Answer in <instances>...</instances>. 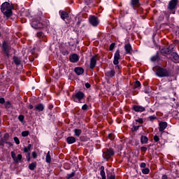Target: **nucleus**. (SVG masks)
<instances>
[{
	"instance_id": "1",
	"label": "nucleus",
	"mask_w": 179,
	"mask_h": 179,
	"mask_svg": "<svg viewBox=\"0 0 179 179\" xmlns=\"http://www.w3.org/2000/svg\"><path fill=\"white\" fill-rule=\"evenodd\" d=\"M12 9H13L12 5L8 3V2H6L3 4H1V10L7 17L11 16Z\"/></svg>"
},
{
	"instance_id": "2",
	"label": "nucleus",
	"mask_w": 179,
	"mask_h": 179,
	"mask_svg": "<svg viewBox=\"0 0 179 179\" xmlns=\"http://www.w3.org/2000/svg\"><path fill=\"white\" fill-rule=\"evenodd\" d=\"M156 75L157 76H159V77H166V76H169L170 73L169 71H167L165 69L157 67L156 69Z\"/></svg>"
},
{
	"instance_id": "3",
	"label": "nucleus",
	"mask_w": 179,
	"mask_h": 179,
	"mask_svg": "<svg viewBox=\"0 0 179 179\" xmlns=\"http://www.w3.org/2000/svg\"><path fill=\"white\" fill-rule=\"evenodd\" d=\"M85 95L82 92H78L73 96V100L76 103H83Z\"/></svg>"
},
{
	"instance_id": "4",
	"label": "nucleus",
	"mask_w": 179,
	"mask_h": 179,
	"mask_svg": "<svg viewBox=\"0 0 179 179\" xmlns=\"http://www.w3.org/2000/svg\"><path fill=\"white\" fill-rule=\"evenodd\" d=\"M31 27L35 29L43 28V24L35 19H33L31 20Z\"/></svg>"
},
{
	"instance_id": "5",
	"label": "nucleus",
	"mask_w": 179,
	"mask_h": 179,
	"mask_svg": "<svg viewBox=\"0 0 179 179\" xmlns=\"http://www.w3.org/2000/svg\"><path fill=\"white\" fill-rule=\"evenodd\" d=\"M89 21L90 24H92L94 27H96L99 24V20H97V18L94 15H91L90 17Z\"/></svg>"
},
{
	"instance_id": "6",
	"label": "nucleus",
	"mask_w": 179,
	"mask_h": 179,
	"mask_svg": "<svg viewBox=\"0 0 179 179\" xmlns=\"http://www.w3.org/2000/svg\"><path fill=\"white\" fill-rule=\"evenodd\" d=\"M11 157L13 161L16 163L20 162L22 160V156L21 155H16V153L13 151L11 152Z\"/></svg>"
},
{
	"instance_id": "7",
	"label": "nucleus",
	"mask_w": 179,
	"mask_h": 179,
	"mask_svg": "<svg viewBox=\"0 0 179 179\" xmlns=\"http://www.w3.org/2000/svg\"><path fill=\"white\" fill-rule=\"evenodd\" d=\"M178 2V0L170 1L168 6V9H169L170 10H173L176 8Z\"/></svg>"
},
{
	"instance_id": "8",
	"label": "nucleus",
	"mask_w": 179,
	"mask_h": 179,
	"mask_svg": "<svg viewBox=\"0 0 179 179\" xmlns=\"http://www.w3.org/2000/svg\"><path fill=\"white\" fill-rule=\"evenodd\" d=\"M120 58V51L117 50L114 55L113 64L115 65H118Z\"/></svg>"
},
{
	"instance_id": "9",
	"label": "nucleus",
	"mask_w": 179,
	"mask_h": 179,
	"mask_svg": "<svg viewBox=\"0 0 179 179\" xmlns=\"http://www.w3.org/2000/svg\"><path fill=\"white\" fill-rule=\"evenodd\" d=\"M96 60H97V57L96 56L91 57V59H90V68L91 69H94L95 68L96 64Z\"/></svg>"
},
{
	"instance_id": "10",
	"label": "nucleus",
	"mask_w": 179,
	"mask_h": 179,
	"mask_svg": "<svg viewBox=\"0 0 179 179\" xmlns=\"http://www.w3.org/2000/svg\"><path fill=\"white\" fill-rule=\"evenodd\" d=\"M44 108H45V106L43 103H38L34 106V110L38 112L43 111Z\"/></svg>"
},
{
	"instance_id": "11",
	"label": "nucleus",
	"mask_w": 179,
	"mask_h": 179,
	"mask_svg": "<svg viewBox=\"0 0 179 179\" xmlns=\"http://www.w3.org/2000/svg\"><path fill=\"white\" fill-rule=\"evenodd\" d=\"M79 60V57L76 54H73L70 56V61L71 62L76 63L78 62Z\"/></svg>"
},
{
	"instance_id": "12",
	"label": "nucleus",
	"mask_w": 179,
	"mask_h": 179,
	"mask_svg": "<svg viewBox=\"0 0 179 179\" xmlns=\"http://www.w3.org/2000/svg\"><path fill=\"white\" fill-rule=\"evenodd\" d=\"M124 50L126 54H131L132 52V46L129 43L125 44Z\"/></svg>"
},
{
	"instance_id": "13",
	"label": "nucleus",
	"mask_w": 179,
	"mask_h": 179,
	"mask_svg": "<svg viewBox=\"0 0 179 179\" xmlns=\"http://www.w3.org/2000/svg\"><path fill=\"white\" fill-rule=\"evenodd\" d=\"M133 108L134 111L139 113H142L145 110V108L141 106H134Z\"/></svg>"
},
{
	"instance_id": "14",
	"label": "nucleus",
	"mask_w": 179,
	"mask_h": 179,
	"mask_svg": "<svg viewBox=\"0 0 179 179\" xmlns=\"http://www.w3.org/2000/svg\"><path fill=\"white\" fill-rule=\"evenodd\" d=\"M167 127V123L166 122H161L159 123V131H164Z\"/></svg>"
},
{
	"instance_id": "15",
	"label": "nucleus",
	"mask_w": 179,
	"mask_h": 179,
	"mask_svg": "<svg viewBox=\"0 0 179 179\" xmlns=\"http://www.w3.org/2000/svg\"><path fill=\"white\" fill-rule=\"evenodd\" d=\"M104 153H105V157L106 158H110L111 156L114 155V152L113 151L112 149L107 150Z\"/></svg>"
},
{
	"instance_id": "16",
	"label": "nucleus",
	"mask_w": 179,
	"mask_h": 179,
	"mask_svg": "<svg viewBox=\"0 0 179 179\" xmlns=\"http://www.w3.org/2000/svg\"><path fill=\"white\" fill-rule=\"evenodd\" d=\"M74 71L78 76H80L84 73V69L80 67L75 68Z\"/></svg>"
},
{
	"instance_id": "17",
	"label": "nucleus",
	"mask_w": 179,
	"mask_h": 179,
	"mask_svg": "<svg viewBox=\"0 0 179 179\" xmlns=\"http://www.w3.org/2000/svg\"><path fill=\"white\" fill-rule=\"evenodd\" d=\"M76 138L73 136H70L66 138V142L69 145L73 144L74 143H76Z\"/></svg>"
},
{
	"instance_id": "18",
	"label": "nucleus",
	"mask_w": 179,
	"mask_h": 179,
	"mask_svg": "<svg viewBox=\"0 0 179 179\" xmlns=\"http://www.w3.org/2000/svg\"><path fill=\"white\" fill-rule=\"evenodd\" d=\"M37 36L39 39L42 40L43 42L46 41V38L45 36V35L43 34V33L42 32H38L37 34Z\"/></svg>"
},
{
	"instance_id": "19",
	"label": "nucleus",
	"mask_w": 179,
	"mask_h": 179,
	"mask_svg": "<svg viewBox=\"0 0 179 179\" xmlns=\"http://www.w3.org/2000/svg\"><path fill=\"white\" fill-rule=\"evenodd\" d=\"M73 131L76 137H79L82 134V130L80 129H75Z\"/></svg>"
},
{
	"instance_id": "20",
	"label": "nucleus",
	"mask_w": 179,
	"mask_h": 179,
	"mask_svg": "<svg viewBox=\"0 0 179 179\" xmlns=\"http://www.w3.org/2000/svg\"><path fill=\"white\" fill-rule=\"evenodd\" d=\"M131 5L134 9L138 8L139 6L138 0H131Z\"/></svg>"
},
{
	"instance_id": "21",
	"label": "nucleus",
	"mask_w": 179,
	"mask_h": 179,
	"mask_svg": "<svg viewBox=\"0 0 179 179\" xmlns=\"http://www.w3.org/2000/svg\"><path fill=\"white\" fill-rule=\"evenodd\" d=\"M100 176H102V179H106V173L104 172V166L100 168Z\"/></svg>"
},
{
	"instance_id": "22",
	"label": "nucleus",
	"mask_w": 179,
	"mask_h": 179,
	"mask_svg": "<svg viewBox=\"0 0 179 179\" xmlns=\"http://www.w3.org/2000/svg\"><path fill=\"white\" fill-rule=\"evenodd\" d=\"M171 58L173 59V61L177 62L179 59V56L176 52H173L171 54Z\"/></svg>"
},
{
	"instance_id": "23",
	"label": "nucleus",
	"mask_w": 179,
	"mask_h": 179,
	"mask_svg": "<svg viewBox=\"0 0 179 179\" xmlns=\"http://www.w3.org/2000/svg\"><path fill=\"white\" fill-rule=\"evenodd\" d=\"M60 15L62 20H65L68 17L66 11H60Z\"/></svg>"
},
{
	"instance_id": "24",
	"label": "nucleus",
	"mask_w": 179,
	"mask_h": 179,
	"mask_svg": "<svg viewBox=\"0 0 179 179\" xmlns=\"http://www.w3.org/2000/svg\"><path fill=\"white\" fill-rule=\"evenodd\" d=\"M3 52H5V54H8L9 47H8V44L4 43L3 44Z\"/></svg>"
},
{
	"instance_id": "25",
	"label": "nucleus",
	"mask_w": 179,
	"mask_h": 179,
	"mask_svg": "<svg viewBox=\"0 0 179 179\" xmlns=\"http://www.w3.org/2000/svg\"><path fill=\"white\" fill-rule=\"evenodd\" d=\"M141 142L143 144H147L148 143V138L144 136H141Z\"/></svg>"
},
{
	"instance_id": "26",
	"label": "nucleus",
	"mask_w": 179,
	"mask_h": 179,
	"mask_svg": "<svg viewBox=\"0 0 179 179\" xmlns=\"http://www.w3.org/2000/svg\"><path fill=\"white\" fill-rule=\"evenodd\" d=\"M106 75L109 78H112L115 76V72H114L113 71H109L106 73Z\"/></svg>"
},
{
	"instance_id": "27",
	"label": "nucleus",
	"mask_w": 179,
	"mask_h": 179,
	"mask_svg": "<svg viewBox=\"0 0 179 179\" xmlns=\"http://www.w3.org/2000/svg\"><path fill=\"white\" fill-rule=\"evenodd\" d=\"M13 62L16 65H20L21 64V59L17 57H13Z\"/></svg>"
},
{
	"instance_id": "28",
	"label": "nucleus",
	"mask_w": 179,
	"mask_h": 179,
	"mask_svg": "<svg viewBox=\"0 0 179 179\" xmlns=\"http://www.w3.org/2000/svg\"><path fill=\"white\" fill-rule=\"evenodd\" d=\"M45 161L47 163L51 162V156H50V152H48L46 155Z\"/></svg>"
},
{
	"instance_id": "29",
	"label": "nucleus",
	"mask_w": 179,
	"mask_h": 179,
	"mask_svg": "<svg viewBox=\"0 0 179 179\" xmlns=\"http://www.w3.org/2000/svg\"><path fill=\"white\" fill-rule=\"evenodd\" d=\"M175 45L171 44L169 48L167 49L166 54L169 53L170 52L173 51V50L174 49Z\"/></svg>"
},
{
	"instance_id": "30",
	"label": "nucleus",
	"mask_w": 179,
	"mask_h": 179,
	"mask_svg": "<svg viewBox=\"0 0 179 179\" xmlns=\"http://www.w3.org/2000/svg\"><path fill=\"white\" fill-rule=\"evenodd\" d=\"M141 85V82H139L138 80H136V84H134V88L136 89L138 87H140Z\"/></svg>"
},
{
	"instance_id": "31",
	"label": "nucleus",
	"mask_w": 179,
	"mask_h": 179,
	"mask_svg": "<svg viewBox=\"0 0 179 179\" xmlns=\"http://www.w3.org/2000/svg\"><path fill=\"white\" fill-rule=\"evenodd\" d=\"M31 147V145L29 144V145H28V147L24 148V152L25 153L29 152L30 151Z\"/></svg>"
},
{
	"instance_id": "32",
	"label": "nucleus",
	"mask_w": 179,
	"mask_h": 179,
	"mask_svg": "<svg viewBox=\"0 0 179 179\" xmlns=\"http://www.w3.org/2000/svg\"><path fill=\"white\" fill-rule=\"evenodd\" d=\"M35 167H36V164H30L29 166V168L30 170L33 171L35 169Z\"/></svg>"
},
{
	"instance_id": "33",
	"label": "nucleus",
	"mask_w": 179,
	"mask_h": 179,
	"mask_svg": "<svg viewBox=\"0 0 179 179\" xmlns=\"http://www.w3.org/2000/svg\"><path fill=\"white\" fill-rule=\"evenodd\" d=\"M29 132L28 131H23L22 133V137H27V136H29Z\"/></svg>"
},
{
	"instance_id": "34",
	"label": "nucleus",
	"mask_w": 179,
	"mask_h": 179,
	"mask_svg": "<svg viewBox=\"0 0 179 179\" xmlns=\"http://www.w3.org/2000/svg\"><path fill=\"white\" fill-rule=\"evenodd\" d=\"M150 173V170L148 169H143V174L148 175Z\"/></svg>"
},
{
	"instance_id": "35",
	"label": "nucleus",
	"mask_w": 179,
	"mask_h": 179,
	"mask_svg": "<svg viewBox=\"0 0 179 179\" xmlns=\"http://www.w3.org/2000/svg\"><path fill=\"white\" fill-rule=\"evenodd\" d=\"M75 176V172H72L71 173L67 175V178L70 179L71 178Z\"/></svg>"
},
{
	"instance_id": "36",
	"label": "nucleus",
	"mask_w": 179,
	"mask_h": 179,
	"mask_svg": "<svg viewBox=\"0 0 179 179\" xmlns=\"http://www.w3.org/2000/svg\"><path fill=\"white\" fill-rule=\"evenodd\" d=\"M8 138H9V135H8V134H4V136H3L4 141H7L8 140Z\"/></svg>"
},
{
	"instance_id": "37",
	"label": "nucleus",
	"mask_w": 179,
	"mask_h": 179,
	"mask_svg": "<svg viewBox=\"0 0 179 179\" xmlns=\"http://www.w3.org/2000/svg\"><path fill=\"white\" fill-rule=\"evenodd\" d=\"M14 141H15V143H16L17 145H19V144H20V140H19V138H18L17 137H15V138H14Z\"/></svg>"
},
{
	"instance_id": "38",
	"label": "nucleus",
	"mask_w": 179,
	"mask_h": 179,
	"mask_svg": "<svg viewBox=\"0 0 179 179\" xmlns=\"http://www.w3.org/2000/svg\"><path fill=\"white\" fill-rule=\"evenodd\" d=\"M154 141H155V143L159 142V138L158 137V136H154Z\"/></svg>"
},
{
	"instance_id": "39",
	"label": "nucleus",
	"mask_w": 179,
	"mask_h": 179,
	"mask_svg": "<svg viewBox=\"0 0 179 179\" xmlns=\"http://www.w3.org/2000/svg\"><path fill=\"white\" fill-rule=\"evenodd\" d=\"M88 108V106L87 104H84L83 106H82V110H86Z\"/></svg>"
},
{
	"instance_id": "40",
	"label": "nucleus",
	"mask_w": 179,
	"mask_h": 179,
	"mask_svg": "<svg viewBox=\"0 0 179 179\" xmlns=\"http://www.w3.org/2000/svg\"><path fill=\"white\" fill-rule=\"evenodd\" d=\"M136 122H138L140 124H142L143 122V120L142 118H138V119L136 120Z\"/></svg>"
},
{
	"instance_id": "41",
	"label": "nucleus",
	"mask_w": 179,
	"mask_h": 179,
	"mask_svg": "<svg viewBox=\"0 0 179 179\" xmlns=\"http://www.w3.org/2000/svg\"><path fill=\"white\" fill-rule=\"evenodd\" d=\"M18 120H20V122H22L23 120H24V117L23 115L18 116Z\"/></svg>"
},
{
	"instance_id": "42",
	"label": "nucleus",
	"mask_w": 179,
	"mask_h": 179,
	"mask_svg": "<svg viewBox=\"0 0 179 179\" xmlns=\"http://www.w3.org/2000/svg\"><path fill=\"white\" fill-rule=\"evenodd\" d=\"M147 150H148V148H146L145 147L141 148V151L143 152H145Z\"/></svg>"
},
{
	"instance_id": "43",
	"label": "nucleus",
	"mask_w": 179,
	"mask_h": 179,
	"mask_svg": "<svg viewBox=\"0 0 179 179\" xmlns=\"http://www.w3.org/2000/svg\"><path fill=\"white\" fill-rule=\"evenodd\" d=\"M138 128H139V126H133L131 129L132 131H136L138 129Z\"/></svg>"
},
{
	"instance_id": "44",
	"label": "nucleus",
	"mask_w": 179,
	"mask_h": 179,
	"mask_svg": "<svg viewBox=\"0 0 179 179\" xmlns=\"http://www.w3.org/2000/svg\"><path fill=\"white\" fill-rule=\"evenodd\" d=\"M108 179H115V175H110L108 177Z\"/></svg>"
},
{
	"instance_id": "45",
	"label": "nucleus",
	"mask_w": 179,
	"mask_h": 179,
	"mask_svg": "<svg viewBox=\"0 0 179 179\" xmlns=\"http://www.w3.org/2000/svg\"><path fill=\"white\" fill-rule=\"evenodd\" d=\"M32 157H33L34 159H36V157H37V154H36V152H32Z\"/></svg>"
},
{
	"instance_id": "46",
	"label": "nucleus",
	"mask_w": 179,
	"mask_h": 179,
	"mask_svg": "<svg viewBox=\"0 0 179 179\" xmlns=\"http://www.w3.org/2000/svg\"><path fill=\"white\" fill-rule=\"evenodd\" d=\"M115 46V43H112L110 47H109V50H113Z\"/></svg>"
},
{
	"instance_id": "47",
	"label": "nucleus",
	"mask_w": 179,
	"mask_h": 179,
	"mask_svg": "<svg viewBox=\"0 0 179 179\" xmlns=\"http://www.w3.org/2000/svg\"><path fill=\"white\" fill-rule=\"evenodd\" d=\"M157 59V56H155V57L151 58L152 62H156Z\"/></svg>"
},
{
	"instance_id": "48",
	"label": "nucleus",
	"mask_w": 179,
	"mask_h": 179,
	"mask_svg": "<svg viewBox=\"0 0 179 179\" xmlns=\"http://www.w3.org/2000/svg\"><path fill=\"white\" fill-rule=\"evenodd\" d=\"M5 102V100L3 98L0 99V103L3 104Z\"/></svg>"
},
{
	"instance_id": "49",
	"label": "nucleus",
	"mask_w": 179,
	"mask_h": 179,
	"mask_svg": "<svg viewBox=\"0 0 179 179\" xmlns=\"http://www.w3.org/2000/svg\"><path fill=\"white\" fill-rule=\"evenodd\" d=\"M149 119H150V120H154L155 119H156V117H155V116H150Z\"/></svg>"
},
{
	"instance_id": "50",
	"label": "nucleus",
	"mask_w": 179,
	"mask_h": 179,
	"mask_svg": "<svg viewBox=\"0 0 179 179\" xmlns=\"http://www.w3.org/2000/svg\"><path fill=\"white\" fill-rule=\"evenodd\" d=\"M145 166H146V164H145V163H141V164H140V166L142 167V168H145Z\"/></svg>"
},
{
	"instance_id": "51",
	"label": "nucleus",
	"mask_w": 179,
	"mask_h": 179,
	"mask_svg": "<svg viewBox=\"0 0 179 179\" xmlns=\"http://www.w3.org/2000/svg\"><path fill=\"white\" fill-rule=\"evenodd\" d=\"M108 138H109L110 139L113 140V134H108Z\"/></svg>"
},
{
	"instance_id": "52",
	"label": "nucleus",
	"mask_w": 179,
	"mask_h": 179,
	"mask_svg": "<svg viewBox=\"0 0 179 179\" xmlns=\"http://www.w3.org/2000/svg\"><path fill=\"white\" fill-rule=\"evenodd\" d=\"M85 86H86V87H87V89H89V88H90L91 85L89 84V83H86V84H85Z\"/></svg>"
},
{
	"instance_id": "53",
	"label": "nucleus",
	"mask_w": 179,
	"mask_h": 179,
	"mask_svg": "<svg viewBox=\"0 0 179 179\" xmlns=\"http://www.w3.org/2000/svg\"><path fill=\"white\" fill-rule=\"evenodd\" d=\"M162 179H168V177L166 175H163Z\"/></svg>"
},
{
	"instance_id": "54",
	"label": "nucleus",
	"mask_w": 179,
	"mask_h": 179,
	"mask_svg": "<svg viewBox=\"0 0 179 179\" xmlns=\"http://www.w3.org/2000/svg\"><path fill=\"white\" fill-rule=\"evenodd\" d=\"M28 108H29V109H33L34 108V106H33V105H29V106H28Z\"/></svg>"
},
{
	"instance_id": "55",
	"label": "nucleus",
	"mask_w": 179,
	"mask_h": 179,
	"mask_svg": "<svg viewBox=\"0 0 179 179\" xmlns=\"http://www.w3.org/2000/svg\"><path fill=\"white\" fill-rule=\"evenodd\" d=\"M85 2L88 4L89 3H91L92 0H84Z\"/></svg>"
},
{
	"instance_id": "56",
	"label": "nucleus",
	"mask_w": 179,
	"mask_h": 179,
	"mask_svg": "<svg viewBox=\"0 0 179 179\" xmlns=\"http://www.w3.org/2000/svg\"><path fill=\"white\" fill-rule=\"evenodd\" d=\"M115 69H120V66L119 65H116V66H115Z\"/></svg>"
},
{
	"instance_id": "57",
	"label": "nucleus",
	"mask_w": 179,
	"mask_h": 179,
	"mask_svg": "<svg viewBox=\"0 0 179 179\" xmlns=\"http://www.w3.org/2000/svg\"><path fill=\"white\" fill-rule=\"evenodd\" d=\"M145 92L146 94H149V93H150V92H149L148 90H145Z\"/></svg>"
},
{
	"instance_id": "58",
	"label": "nucleus",
	"mask_w": 179,
	"mask_h": 179,
	"mask_svg": "<svg viewBox=\"0 0 179 179\" xmlns=\"http://www.w3.org/2000/svg\"><path fill=\"white\" fill-rule=\"evenodd\" d=\"M175 13V11H172V14H174Z\"/></svg>"
},
{
	"instance_id": "59",
	"label": "nucleus",
	"mask_w": 179,
	"mask_h": 179,
	"mask_svg": "<svg viewBox=\"0 0 179 179\" xmlns=\"http://www.w3.org/2000/svg\"><path fill=\"white\" fill-rule=\"evenodd\" d=\"M178 34H179V32H178Z\"/></svg>"
}]
</instances>
